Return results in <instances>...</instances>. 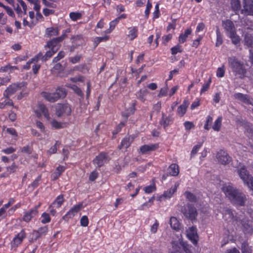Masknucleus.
<instances>
[{
	"instance_id": "2f4dec72",
	"label": "nucleus",
	"mask_w": 253,
	"mask_h": 253,
	"mask_svg": "<svg viewBox=\"0 0 253 253\" xmlns=\"http://www.w3.org/2000/svg\"><path fill=\"white\" fill-rule=\"evenodd\" d=\"M39 109L40 112L42 113L44 117L47 119H49V115L48 111L46 107L43 104H40L39 105Z\"/></svg>"
},
{
	"instance_id": "e2e57ef3",
	"label": "nucleus",
	"mask_w": 253,
	"mask_h": 253,
	"mask_svg": "<svg viewBox=\"0 0 253 253\" xmlns=\"http://www.w3.org/2000/svg\"><path fill=\"white\" fill-rule=\"evenodd\" d=\"M184 126L185 129L187 130H190L192 128L194 127V125L192 122H190L189 121L185 122L184 123Z\"/></svg>"
},
{
	"instance_id": "6e6552de",
	"label": "nucleus",
	"mask_w": 253,
	"mask_h": 253,
	"mask_svg": "<svg viewBox=\"0 0 253 253\" xmlns=\"http://www.w3.org/2000/svg\"><path fill=\"white\" fill-rule=\"evenodd\" d=\"M216 157L218 162L223 165L228 164L231 161V158L227 153L222 150L217 153Z\"/></svg>"
},
{
	"instance_id": "603ef678",
	"label": "nucleus",
	"mask_w": 253,
	"mask_h": 253,
	"mask_svg": "<svg viewBox=\"0 0 253 253\" xmlns=\"http://www.w3.org/2000/svg\"><path fill=\"white\" fill-rule=\"evenodd\" d=\"M203 144V142L198 143V144L193 148L191 151V156H193L197 154V152L199 151V149L201 148Z\"/></svg>"
},
{
	"instance_id": "473e14b6",
	"label": "nucleus",
	"mask_w": 253,
	"mask_h": 253,
	"mask_svg": "<svg viewBox=\"0 0 253 253\" xmlns=\"http://www.w3.org/2000/svg\"><path fill=\"white\" fill-rule=\"evenodd\" d=\"M192 30L191 29H188L185 31L184 34H182L179 36V41L181 43L184 42L188 36L191 33Z\"/></svg>"
},
{
	"instance_id": "f8f14e48",
	"label": "nucleus",
	"mask_w": 253,
	"mask_h": 253,
	"mask_svg": "<svg viewBox=\"0 0 253 253\" xmlns=\"http://www.w3.org/2000/svg\"><path fill=\"white\" fill-rule=\"evenodd\" d=\"M241 223L243 226V230L245 234H251L253 232V227L252 222L245 218L241 220Z\"/></svg>"
},
{
	"instance_id": "6e6d98bb",
	"label": "nucleus",
	"mask_w": 253,
	"mask_h": 253,
	"mask_svg": "<svg viewBox=\"0 0 253 253\" xmlns=\"http://www.w3.org/2000/svg\"><path fill=\"white\" fill-rule=\"evenodd\" d=\"M18 167L15 163H13V164L7 167L6 168L7 171L8 173H10L11 172H14L16 171V169H17Z\"/></svg>"
},
{
	"instance_id": "7c9ffc66",
	"label": "nucleus",
	"mask_w": 253,
	"mask_h": 253,
	"mask_svg": "<svg viewBox=\"0 0 253 253\" xmlns=\"http://www.w3.org/2000/svg\"><path fill=\"white\" fill-rule=\"evenodd\" d=\"M63 201V196L62 195H60L56 198L52 205L53 207H55V208H58L62 205Z\"/></svg>"
},
{
	"instance_id": "864d4df0",
	"label": "nucleus",
	"mask_w": 253,
	"mask_h": 253,
	"mask_svg": "<svg viewBox=\"0 0 253 253\" xmlns=\"http://www.w3.org/2000/svg\"><path fill=\"white\" fill-rule=\"evenodd\" d=\"M65 56V52L63 51H60L57 56L55 57L52 60L53 63H56L63 58Z\"/></svg>"
},
{
	"instance_id": "4be33fe9",
	"label": "nucleus",
	"mask_w": 253,
	"mask_h": 253,
	"mask_svg": "<svg viewBox=\"0 0 253 253\" xmlns=\"http://www.w3.org/2000/svg\"><path fill=\"white\" fill-rule=\"evenodd\" d=\"M60 42V41H59L58 38H53L52 40L47 42L45 47L51 48V49H55L58 47H60V45L58 46V44Z\"/></svg>"
},
{
	"instance_id": "423d86ee",
	"label": "nucleus",
	"mask_w": 253,
	"mask_h": 253,
	"mask_svg": "<svg viewBox=\"0 0 253 253\" xmlns=\"http://www.w3.org/2000/svg\"><path fill=\"white\" fill-rule=\"evenodd\" d=\"M25 83L13 84L10 85L4 91L3 96L7 99H9L10 96L14 94L17 91L23 86Z\"/></svg>"
},
{
	"instance_id": "e433bc0d",
	"label": "nucleus",
	"mask_w": 253,
	"mask_h": 253,
	"mask_svg": "<svg viewBox=\"0 0 253 253\" xmlns=\"http://www.w3.org/2000/svg\"><path fill=\"white\" fill-rule=\"evenodd\" d=\"M241 248L242 253H252V250L247 242H243L242 244Z\"/></svg>"
},
{
	"instance_id": "774afa93",
	"label": "nucleus",
	"mask_w": 253,
	"mask_h": 253,
	"mask_svg": "<svg viewBox=\"0 0 253 253\" xmlns=\"http://www.w3.org/2000/svg\"><path fill=\"white\" fill-rule=\"evenodd\" d=\"M21 151L22 152H24V153H27L28 154H30L32 152V148H31V147L27 145L26 146L23 147L21 149Z\"/></svg>"
},
{
	"instance_id": "a211bd4d",
	"label": "nucleus",
	"mask_w": 253,
	"mask_h": 253,
	"mask_svg": "<svg viewBox=\"0 0 253 253\" xmlns=\"http://www.w3.org/2000/svg\"><path fill=\"white\" fill-rule=\"evenodd\" d=\"M243 4L242 13L245 15H253V3L243 2Z\"/></svg>"
},
{
	"instance_id": "f3484780",
	"label": "nucleus",
	"mask_w": 253,
	"mask_h": 253,
	"mask_svg": "<svg viewBox=\"0 0 253 253\" xmlns=\"http://www.w3.org/2000/svg\"><path fill=\"white\" fill-rule=\"evenodd\" d=\"M234 97L235 99H238L244 103L252 104V100L250 96L247 94H244L241 93H237L234 94Z\"/></svg>"
},
{
	"instance_id": "a19ab883",
	"label": "nucleus",
	"mask_w": 253,
	"mask_h": 253,
	"mask_svg": "<svg viewBox=\"0 0 253 253\" xmlns=\"http://www.w3.org/2000/svg\"><path fill=\"white\" fill-rule=\"evenodd\" d=\"M137 29L136 27H133L132 29L130 30L129 34H128L127 36L131 40H132L137 37Z\"/></svg>"
},
{
	"instance_id": "09e8293b",
	"label": "nucleus",
	"mask_w": 253,
	"mask_h": 253,
	"mask_svg": "<svg viewBox=\"0 0 253 253\" xmlns=\"http://www.w3.org/2000/svg\"><path fill=\"white\" fill-rule=\"evenodd\" d=\"M42 219L41 220V222L43 224L49 222L50 221V217L49 216V215L47 213H43L42 215Z\"/></svg>"
},
{
	"instance_id": "4468645a",
	"label": "nucleus",
	"mask_w": 253,
	"mask_h": 253,
	"mask_svg": "<svg viewBox=\"0 0 253 253\" xmlns=\"http://www.w3.org/2000/svg\"><path fill=\"white\" fill-rule=\"evenodd\" d=\"M83 208V204L81 203L72 208L64 215V219H68L73 217Z\"/></svg>"
},
{
	"instance_id": "c03bdc74",
	"label": "nucleus",
	"mask_w": 253,
	"mask_h": 253,
	"mask_svg": "<svg viewBox=\"0 0 253 253\" xmlns=\"http://www.w3.org/2000/svg\"><path fill=\"white\" fill-rule=\"evenodd\" d=\"M225 216L228 215V218L234 220H236L238 221L237 219H236V217L234 216L233 211L231 209H227L225 211Z\"/></svg>"
},
{
	"instance_id": "0eeeda50",
	"label": "nucleus",
	"mask_w": 253,
	"mask_h": 253,
	"mask_svg": "<svg viewBox=\"0 0 253 253\" xmlns=\"http://www.w3.org/2000/svg\"><path fill=\"white\" fill-rule=\"evenodd\" d=\"M71 109L68 104H58L56 107V115L60 117L63 115H70Z\"/></svg>"
},
{
	"instance_id": "2eb2a0df",
	"label": "nucleus",
	"mask_w": 253,
	"mask_h": 253,
	"mask_svg": "<svg viewBox=\"0 0 253 253\" xmlns=\"http://www.w3.org/2000/svg\"><path fill=\"white\" fill-rule=\"evenodd\" d=\"M41 206V204L35 206L34 208L31 210L30 211L25 213L23 216V220L26 222H29L31 220V218L35 216L38 213V209Z\"/></svg>"
},
{
	"instance_id": "39448f33",
	"label": "nucleus",
	"mask_w": 253,
	"mask_h": 253,
	"mask_svg": "<svg viewBox=\"0 0 253 253\" xmlns=\"http://www.w3.org/2000/svg\"><path fill=\"white\" fill-rule=\"evenodd\" d=\"M237 172L244 183L247 185L250 190L253 191V177L244 167L237 169Z\"/></svg>"
},
{
	"instance_id": "a878e982",
	"label": "nucleus",
	"mask_w": 253,
	"mask_h": 253,
	"mask_svg": "<svg viewBox=\"0 0 253 253\" xmlns=\"http://www.w3.org/2000/svg\"><path fill=\"white\" fill-rule=\"evenodd\" d=\"M185 253H196L193 247L184 242H180Z\"/></svg>"
},
{
	"instance_id": "0e129e2a",
	"label": "nucleus",
	"mask_w": 253,
	"mask_h": 253,
	"mask_svg": "<svg viewBox=\"0 0 253 253\" xmlns=\"http://www.w3.org/2000/svg\"><path fill=\"white\" fill-rule=\"evenodd\" d=\"M151 7H152V4L150 2L149 0H148L147 4L146 9L145 11V16L146 18L148 17L149 14L150 13V10Z\"/></svg>"
},
{
	"instance_id": "f257e3e1",
	"label": "nucleus",
	"mask_w": 253,
	"mask_h": 253,
	"mask_svg": "<svg viewBox=\"0 0 253 253\" xmlns=\"http://www.w3.org/2000/svg\"><path fill=\"white\" fill-rule=\"evenodd\" d=\"M222 191L226 197L234 205L243 207L247 201L246 195L244 192L232 184L225 185L222 187Z\"/></svg>"
},
{
	"instance_id": "ddd939ff",
	"label": "nucleus",
	"mask_w": 253,
	"mask_h": 253,
	"mask_svg": "<svg viewBox=\"0 0 253 253\" xmlns=\"http://www.w3.org/2000/svg\"><path fill=\"white\" fill-rule=\"evenodd\" d=\"M187 235L189 240L192 241L194 245H196L197 244L198 238L196 227H190L187 231Z\"/></svg>"
},
{
	"instance_id": "c756f323",
	"label": "nucleus",
	"mask_w": 253,
	"mask_h": 253,
	"mask_svg": "<svg viewBox=\"0 0 253 253\" xmlns=\"http://www.w3.org/2000/svg\"><path fill=\"white\" fill-rule=\"evenodd\" d=\"M245 45L248 47H253V37L250 35H246L244 38Z\"/></svg>"
},
{
	"instance_id": "37998d69",
	"label": "nucleus",
	"mask_w": 253,
	"mask_h": 253,
	"mask_svg": "<svg viewBox=\"0 0 253 253\" xmlns=\"http://www.w3.org/2000/svg\"><path fill=\"white\" fill-rule=\"evenodd\" d=\"M71 88L78 95L84 98V95L80 88L76 85H73Z\"/></svg>"
},
{
	"instance_id": "8fccbe9b",
	"label": "nucleus",
	"mask_w": 253,
	"mask_h": 253,
	"mask_svg": "<svg viewBox=\"0 0 253 253\" xmlns=\"http://www.w3.org/2000/svg\"><path fill=\"white\" fill-rule=\"evenodd\" d=\"M171 54L173 55H175L177 54L178 52H182V49L181 48V46L179 44L176 45V46L172 47L171 48Z\"/></svg>"
},
{
	"instance_id": "9b49d317",
	"label": "nucleus",
	"mask_w": 253,
	"mask_h": 253,
	"mask_svg": "<svg viewBox=\"0 0 253 253\" xmlns=\"http://www.w3.org/2000/svg\"><path fill=\"white\" fill-rule=\"evenodd\" d=\"M108 161V156L105 153L101 152L93 160V163L98 167L102 166L104 163Z\"/></svg>"
},
{
	"instance_id": "a18cd8bd",
	"label": "nucleus",
	"mask_w": 253,
	"mask_h": 253,
	"mask_svg": "<svg viewBox=\"0 0 253 253\" xmlns=\"http://www.w3.org/2000/svg\"><path fill=\"white\" fill-rule=\"evenodd\" d=\"M229 36L232 39V43L235 45H237L240 42L239 37L236 35V32L234 33L233 35L230 34Z\"/></svg>"
},
{
	"instance_id": "ea45409f",
	"label": "nucleus",
	"mask_w": 253,
	"mask_h": 253,
	"mask_svg": "<svg viewBox=\"0 0 253 253\" xmlns=\"http://www.w3.org/2000/svg\"><path fill=\"white\" fill-rule=\"evenodd\" d=\"M221 120L222 118L219 117L215 121L213 126H212V128L215 131H219L220 130L221 125Z\"/></svg>"
},
{
	"instance_id": "5fc2aeb1",
	"label": "nucleus",
	"mask_w": 253,
	"mask_h": 253,
	"mask_svg": "<svg viewBox=\"0 0 253 253\" xmlns=\"http://www.w3.org/2000/svg\"><path fill=\"white\" fill-rule=\"evenodd\" d=\"M81 225L82 226L86 227L88 224V219L86 215H84L82 217L80 220Z\"/></svg>"
},
{
	"instance_id": "f704fd0d",
	"label": "nucleus",
	"mask_w": 253,
	"mask_h": 253,
	"mask_svg": "<svg viewBox=\"0 0 253 253\" xmlns=\"http://www.w3.org/2000/svg\"><path fill=\"white\" fill-rule=\"evenodd\" d=\"M170 122V119L169 117L165 116L164 113H163L162 118L160 122V124L163 126L164 128H166L169 125Z\"/></svg>"
},
{
	"instance_id": "de8ad7c7",
	"label": "nucleus",
	"mask_w": 253,
	"mask_h": 253,
	"mask_svg": "<svg viewBox=\"0 0 253 253\" xmlns=\"http://www.w3.org/2000/svg\"><path fill=\"white\" fill-rule=\"evenodd\" d=\"M37 231L39 234L40 237H41L42 236L45 235L47 232V226H44L42 227H41L38 230H37Z\"/></svg>"
},
{
	"instance_id": "bf43d9fd",
	"label": "nucleus",
	"mask_w": 253,
	"mask_h": 253,
	"mask_svg": "<svg viewBox=\"0 0 253 253\" xmlns=\"http://www.w3.org/2000/svg\"><path fill=\"white\" fill-rule=\"evenodd\" d=\"M225 71L224 69V67H219L217 69L216 72V76L218 77L221 78L223 77L224 75Z\"/></svg>"
},
{
	"instance_id": "338daca9",
	"label": "nucleus",
	"mask_w": 253,
	"mask_h": 253,
	"mask_svg": "<svg viewBox=\"0 0 253 253\" xmlns=\"http://www.w3.org/2000/svg\"><path fill=\"white\" fill-rule=\"evenodd\" d=\"M15 151V149L12 147L7 148L3 149L2 150V152H3V153H4L5 154H12V153H13Z\"/></svg>"
},
{
	"instance_id": "c9c22d12",
	"label": "nucleus",
	"mask_w": 253,
	"mask_h": 253,
	"mask_svg": "<svg viewBox=\"0 0 253 253\" xmlns=\"http://www.w3.org/2000/svg\"><path fill=\"white\" fill-rule=\"evenodd\" d=\"M231 5L232 9L235 11H238L241 8V4L239 0H231Z\"/></svg>"
},
{
	"instance_id": "680f3d73",
	"label": "nucleus",
	"mask_w": 253,
	"mask_h": 253,
	"mask_svg": "<svg viewBox=\"0 0 253 253\" xmlns=\"http://www.w3.org/2000/svg\"><path fill=\"white\" fill-rule=\"evenodd\" d=\"M155 185H149L144 188L145 192L147 193H150L155 190Z\"/></svg>"
},
{
	"instance_id": "4c0bfd02",
	"label": "nucleus",
	"mask_w": 253,
	"mask_h": 253,
	"mask_svg": "<svg viewBox=\"0 0 253 253\" xmlns=\"http://www.w3.org/2000/svg\"><path fill=\"white\" fill-rule=\"evenodd\" d=\"M75 70L80 71L83 73H86L88 71V68L85 64H81L75 68Z\"/></svg>"
},
{
	"instance_id": "bb28decb",
	"label": "nucleus",
	"mask_w": 253,
	"mask_h": 253,
	"mask_svg": "<svg viewBox=\"0 0 253 253\" xmlns=\"http://www.w3.org/2000/svg\"><path fill=\"white\" fill-rule=\"evenodd\" d=\"M184 195L186 197V198L191 203H196L198 201V198L197 197V196L193 194L192 193L189 192V191H186L184 193Z\"/></svg>"
},
{
	"instance_id": "1a4fd4ad",
	"label": "nucleus",
	"mask_w": 253,
	"mask_h": 253,
	"mask_svg": "<svg viewBox=\"0 0 253 253\" xmlns=\"http://www.w3.org/2000/svg\"><path fill=\"white\" fill-rule=\"evenodd\" d=\"M159 148V144H151L150 145H143L139 148V153L141 154H148L151 152L154 151Z\"/></svg>"
},
{
	"instance_id": "393cba45",
	"label": "nucleus",
	"mask_w": 253,
	"mask_h": 253,
	"mask_svg": "<svg viewBox=\"0 0 253 253\" xmlns=\"http://www.w3.org/2000/svg\"><path fill=\"white\" fill-rule=\"evenodd\" d=\"M65 170V167L63 166H59L58 167L55 171L52 174L51 177L53 180L57 179Z\"/></svg>"
},
{
	"instance_id": "412c9836",
	"label": "nucleus",
	"mask_w": 253,
	"mask_h": 253,
	"mask_svg": "<svg viewBox=\"0 0 253 253\" xmlns=\"http://www.w3.org/2000/svg\"><path fill=\"white\" fill-rule=\"evenodd\" d=\"M189 104V101L187 99L184 100L183 103L180 105L177 108V114L180 116L182 117L185 114L187 108Z\"/></svg>"
},
{
	"instance_id": "6ab92c4d",
	"label": "nucleus",
	"mask_w": 253,
	"mask_h": 253,
	"mask_svg": "<svg viewBox=\"0 0 253 253\" xmlns=\"http://www.w3.org/2000/svg\"><path fill=\"white\" fill-rule=\"evenodd\" d=\"M133 141V138L130 136L126 137L122 140L121 144L118 146L119 149L123 148L127 149L129 147L131 143Z\"/></svg>"
},
{
	"instance_id": "69168bd1",
	"label": "nucleus",
	"mask_w": 253,
	"mask_h": 253,
	"mask_svg": "<svg viewBox=\"0 0 253 253\" xmlns=\"http://www.w3.org/2000/svg\"><path fill=\"white\" fill-rule=\"evenodd\" d=\"M168 87L166 85V86L161 88L160 93L158 95L159 96H164L167 95L168 92Z\"/></svg>"
},
{
	"instance_id": "cd10ccee",
	"label": "nucleus",
	"mask_w": 253,
	"mask_h": 253,
	"mask_svg": "<svg viewBox=\"0 0 253 253\" xmlns=\"http://www.w3.org/2000/svg\"><path fill=\"white\" fill-rule=\"evenodd\" d=\"M170 225L172 228L175 230L179 229L180 223L175 217H171L169 220Z\"/></svg>"
},
{
	"instance_id": "13d9d810",
	"label": "nucleus",
	"mask_w": 253,
	"mask_h": 253,
	"mask_svg": "<svg viewBox=\"0 0 253 253\" xmlns=\"http://www.w3.org/2000/svg\"><path fill=\"white\" fill-rule=\"evenodd\" d=\"M172 38V35L171 34H169L166 36H164L162 37V43L164 45H166L167 42L169 41Z\"/></svg>"
},
{
	"instance_id": "c85d7f7f",
	"label": "nucleus",
	"mask_w": 253,
	"mask_h": 253,
	"mask_svg": "<svg viewBox=\"0 0 253 253\" xmlns=\"http://www.w3.org/2000/svg\"><path fill=\"white\" fill-rule=\"evenodd\" d=\"M59 49V47H58L55 49H50L48 51H47L45 54L43 55V56H42V61H46L49 58H50L55 52H56Z\"/></svg>"
},
{
	"instance_id": "dca6fc26",
	"label": "nucleus",
	"mask_w": 253,
	"mask_h": 253,
	"mask_svg": "<svg viewBox=\"0 0 253 253\" xmlns=\"http://www.w3.org/2000/svg\"><path fill=\"white\" fill-rule=\"evenodd\" d=\"M178 186V184H175L173 186H172L169 190L165 191L164 193L160 196L158 198V200L161 201L162 198H169L172 195L176 192L177 188Z\"/></svg>"
},
{
	"instance_id": "3c124183",
	"label": "nucleus",
	"mask_w": 253,
	"mask_h": 253,
	"mask_svg": "<svg viewBox=\"0 0 253 253\" xmlns=\"http://www.w3.org/2000/svg\"><path fill=\"white\" fill-rule=\"evenodd\" d=\"M82 55H77L74 57L69 58V61L72 64H75L79 62L80 59L82 58Z\"/></svg>"
},
{
	"instance_id": "aec40b11",
	"label": "nucleus",
	"mask_w": 253,
	"mask_h": 253,
	"mask_svg": "<svg viewBox=\"0 0 253 253\" xmlns=\"http://www.w3.org/2000/svg\"><path fill=\"white\" fill-rule=\"evenodd\" d=\"M26 234L23 230H21L17 236L14 238L12 242L11 243L12 245L17 246L18 245L21 243L23 240L25 238Z\"/></svg>"
},
{
	"instance_id": "b1692460",
	"label": "nucleus",
	"mask_w": 253,
	"mask_h": 253,
	"mask_svg": "<svg viewBox=\"0 0 253 253\" xmlns=\"http://www.w3.org/2000/svg\"><path fill=\"white\" fill-rule=\"evenodd\" d=\"M59 34V30L58 28L49 27L46 29L45 35L47 37H51L54 36H57Z\"/></svg>"
},
{
	"instance_id": "f03ea898",
	"label": "nucleus",
	"mask_w": 253,
	"mask_h": 253,
	"mask_svg": "<svg viewBox=\"0 0 253 253\" xmlns=\"http://www.w3.org/2000/svg\"><path fill=\"white\" fill-rule=\"evenodd\" d=\"M228 63L235 75H238L241 79L245 76L246 69L243 62L239 61L235 56H231L228 57Z\"/></svg>"
},
{
	"instance_id": "4d7b16f0",
	"label": "nucleus",
	"mask_w": 253,
	"mask_h": 253,
	"mask_svg": "<svg viewBox=\"0 0 253 253\" xmlns=\"http://www.w3.org/2000/svg\"><path fill=\"white\" fill-rule=\"evenodd\" d=\"M109 39L108 36H105L102 37H96L94 39V42L97 45L99 43L103 41H106Z\"/></svg>"
},
{
	"instance_id": "052dcab7",
	"label": "nucleus",
	"mask_w": 253,
	"mask_h": 253,
	"mask_svg": "<svg viewBox=\"0 0 253 253\" xmlns=\"http://www.w3.org/2000/svg\"><path fill=\"white\" fill-rule=\"evenodd\" d=\"M51 125L56 129H59L63 127L62 124L55 120L52 121Z\"/></svg>"
},
{
	"instance_id": "58836bf2",
	"label": "nucleus",
	"mask_w": 253,
	"mask_h": 253,
	"mask_svg": "<svg viewBox=\"0 0 253 253\" xmlns=\"http://www.w3.org/2000/svg\"><path fill=\"white\" fill-rule=\"evenodd\" d=\"M216 33L217 37H216V42L215 43V45H216V46H219L222 43V39L221 35L220 34L219 29L218 28H217V29H216Z\"/></svg>"
},
{
	"instance_id": "9d476101",
	"label": "nucleus",
	"mask_w": 253,
	"mask_h": 253,
	"mask_svg": "<svg viewBox=\"0 0 253 253\" xmlns=\"http://www.w3.org/2000/svg\"><path fill=\"white\" fill-rule=\"evenodd\" d=\"M222 26L229 35L230 34L233 35L234 33L236 32L234 24L230 20L227 19L222 21Z\"/></svg>"
},
{
	"instance_id": "49530a36",
	"label": "nucleus",
	"mask_w": 253,
	"mask_h": 253,
	"mask_svg": "<svg viewBox=\"0 0 253 253\" xmlns=\"http://www.w3.org/2000/svg\"><path fill=\"white\" fill-rule=\"evenodd\" d=\"M82 17L81 13L79 12H71L70 13V17L73 21H76L80 19Z\"/></svg>"
},
{
	"instance_id": "79ce46f5",
	"label": "nucleus",
	"mask_w": 253,
	"mask_h": 253,
	"mask_svg": "<svg viewBox=\"0 0 253 253\" xmlns=\"http://www.w3.org/2000/svg\"><path fill=\"white\" fill-rule=\"evenodd\" d=\"M39 238V234L38 233L37 230H34L30 235V242H34L37 240Z\"/></svg>"
},
{
	"instance_id": "20e7f679",
	"label": "nucleus",
	"mask_w": 253,
	"mask_h": 253,
	"mask_svg": "<svg viewBox=\"0 0 253 253\" xmlns=\"http://www.w3.org/2000/svg\"><path fill=\"white\" fill-rule=\"evenodd\" d=\"M42 97L47 101L54 102L60 98H63L66 95L65 89L63 87H58L53 93L43 92Z\"/></svg>"
},
{
	"instance_id": "5701e85b",
	"label": "nucleus",
	"mask_w": 253,
	"mask_h": 253,
	"mask_svg": "<svg viewBox=\"0 0 253 253\" xmlns=\"http://www.w3.org/2000/svg\"><path fill=\"white\" fill-rule=\"evenodd\" d=\"M168 170L169 173L171 176H177L179 172L178 166L176 164H171L168 168Z\"/></svg>"
},
{
	"instance_id": "7ed1b4c3",
	"label": "nucleus",
	"mask_w": 253,
	"mask_h": 253,
	"mask_svg": "<svg viewBox=\"0 0 253 253\" xmlns=\"http://www.w3.org/2000/svg\"><path fill=\"white\" fill-rule=\"evenodd\" d=\"M181 212L187 219L192 222L197 220L198 212L196 208L191 204L187 203L181 207Z\"/></svg>"
},
{
	"instance_id": "72a5a7b5",
	"label": "nucleus",
	"mask_w": 253,
	"mask_h": 253,
	"mask_svg": "<svg viewBox=\"0 0 253 253\" xmlns=\"http://www.w3.org/2000/svg\"><path fill=\"white\" fill-rule=\"evenodd\" d=\"M148 93V90L146 89H140L136 94V97L138 99H140L142 101H144L145 100V96Z\"/></svg>"
}]
</instances>
